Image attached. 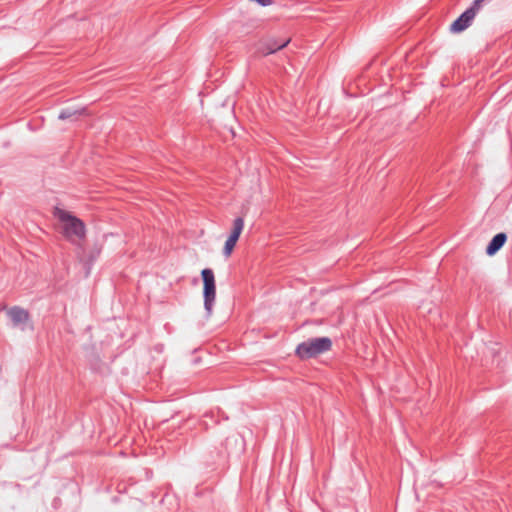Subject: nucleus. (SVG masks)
Here are the masks:
<instances>
[{
    "label": "nucleus",
    "mask_w": 512,
    "mask_h": 512,
    "mask_svg": "<svg viewBox=\"0 0 512 512\" xmlns=\"http://www.w3.org/2000/svg\"><path fill=\"white\" fill-rule=\"evenodd\" d=\"M507 240V235L505 233L496 234L491 241L489 242L486 253L489 256L496 254L505 244Z\"/></svg>",
    "instance_id": "obj_6"
},
{
    "label": "nucleus",
    "mask_w": 512,
    "mask_h": 512,
    "mask_svg": "<svg viewBox=\"0 0 512 512\" xmlns=\"http://www.w3.org/2000/svg\"><path fill=\"white\" fill-rule=\"evenodd\" d=\"M86 113V109L85 108H78V109H75V108H65L63 110H61L58 118L60 120H76L79 116L83 115Z\"/></svg>",
    "instance_id": "obj_7"
},
{
    "label": "nucleus",
    "mask_w": 512,
    "mask_h": 512,
    "mask_svg": "<svg viewBox=\"0 0 512 512\" xmlns=\"http://www.w3.org/2000/svg\"><path fill=\"white\" fill-rule=\"evenodd\" d=\"M8 317L11 319L13 325L15 327H20L21 330H24V324H26L30 319V314L24 308L19 306H13L7 311Z\"/></svg>",
    "instance_id": "obj_5"
},
{
    "label": "nucleus",
    "mask_w": 512,
    "mask_h": 512,
    "mask_svg": "<svg viewBox=\"0 0 512 512\" xmlns=\"http://www.w3.org/2000/svg\"><path fill=\"white\" fill-rule=\"evenodd\" d=\"M54 216L62 223V233L69 242L75 244L85 237L86 229L82 220L58 207L54 209Z\"/></svg>",
    "instance_id": "obj_1"
},
{
    "label": "nucleus",
    "mask_w": 512,
    "mask_h": 512,
    "mask_svg": "<svg viewBox=\"0 0 512 512\" xmlns=\"http://www.w3.org/2000/svg\"><path fill=\"white\" fill-rule=\"evenodd\" d=\"M288 43H289V39L283 40L281 42L269 41L267 43V54L275 53L276 51L287 46Z\"/></svg>",
    "instance_id": "obj_9"
},
{
    "label": "nucleus",
    "mask_w": 512,
    "mask_h": 512,
    "mask_svg": "<svg viewBox=\"0 0 512 512\" xmlns=\"http://www.w3.org/2000/svg\"><path fill=\"white\" fill-rule=\"evenodd\" d=\"M332 348V340L329 337L309 338L299 343L295 349V355L301 360L318 357Z\"/></svg>",
    "instance_id": "obj_2"
},
{
    "label": "nucleus",
    "mask_w": 512,
    "mask_h": 512,
    "mask_svg": "<svg viewBox=\"0 0 512 512\" xmlns=\"http://www.w3.org/2000/svg\"><path fill=\"white\" fill-rule=\"evenodd\" d=\"M485 0H474L471 6L466 9L450 26V30L453 33H460L467 29L472 21L474 20L476 14L481 8L482 3Z\"/></svg>",
    "instance_id": "obj_3"
},
{
    "label": "nucleus",
    "mask_w": 512,
    "mask_h": 512,
    "mask_svg": "<svg viewBox=\"0 0 512 512\" xmlns=\"http://www.w3.org/2000/svg\"><path fill=\"white\" fill-rule=\"evenodd\" d=\"M244 228V219L242 217H237L233 221V229L231 231V234L229 235V238L238 241L242 231Z\"/></svg>",
    "instance_id": "obj_8"
},
{
    "label": "nucleus",
    "mask_w": 512,
    "mask_h": 512,
    "mask_svg": "<svg viewBox=\"0 0 512 512\" xmlns=\"http://www.w3.org/2000/svg\"><path fill=\"white\" fill-rule=\"evenodd\" d=\"M236 243H237L236 240H233L228 237V239L226 240L225 245H224L223 254L227 257L230 256Z\"/></svg>",
    "instance_id": "obj_10"
},
{
    "label": "nucleus",
    "mask_w": 512,
    "mask_h": 512,
    "mask_svg": "<svg viewBox=\"0 0 512 512\" xmlns=\"http://www.w3.org/2000/svg\"><path fill=\"white\" fill-rule=\"evenodd\" d=\"M201 275L204 283V307L208 314H210L212 312V308L216 297L214 273L211 269L206 268L202 270Z\"/></svg>",
    "instance_id": "obj_4"
}]
</instances>
